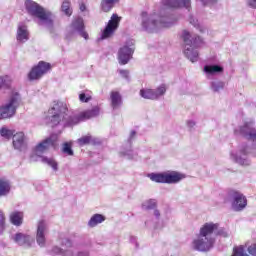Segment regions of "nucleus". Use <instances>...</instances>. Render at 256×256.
<instances>
[{
  "label": "nucleus",
  "instance_id": "f257e3e1",
  "mask_svg": "<svg viewBox=\"0 0 256 256\" xmlns=\"http://www.w3.org/2000/svg\"><path fill=\"white\" fill-rule=\"evenodd\" d=\"M219 229L218 223L208 222L201 228L198 238L193 241V246L196 251H210L215 245V239L211 237L215 231Z\"/></svg>",
  "mask_w": 256,
  "mask_h": 256
},
{
  "label": "nucleus",
  "instance_id": "f03ea898",
  "mask_svg": "<svg viewBox=\"0 0 256 256\" xmlns=\"http://www.w3.org/2000/svg\"><path fill=\"white\" fill-rule=\"evenodd\" d=\"M181 39L185 45L184 55L187 57V59H189L192 63L199 61V52H197L195 49L203 45V39L199 36H192L187 30L182 31Z\"/></svg>",
  "mask_w": 256,
  "mask_h": 256
},
{
  "label": "nucleus",
  "instance_id": "7ed1b4c3",
  "mask_svg": "<svg viewBox=\"0 0 256 256\" xmlns=\"http://www.w3.org/2000/svg\"><path fill=\"white\" fill-rule=\"evenodd\" d=\"M149 179L154 181V183H167L168 185H173L175 183H179V181H183L185 179V174L172 171V172H164V173H151L148 174Z\"/></svg>",
  "mask_w": 256,
  "mask_h": 256
},
{
  "label": "nucleus",
  "instance_id": "20e7f679",
  "mask_svg": "<svg viewBox=\"0 0 256 256\" xmlns=\"http://www.w3.org/2000/svg\"><path fill=\"white\" fill-rule=\"evenodd\" d=\"M25 7L27 13L32 17H37L40 21H52V14L49 11H46L43 6L39 5L37 2L32 0L25 1Z\"/></svg>",
  "mask_w": 256,
  "mask_h": 256
},
{
  "label": "nucleus",
  "instance_id": "39448f33",
  "mask_svg": "<svg viewBox=\"0 0 256 256\" xmlns=\"http://www.w3.org/2000/svg\"><path fill=\"white\" fill-rule=\"evenodd\" d=\"M67 104L63 102H54L53 106L48 110L50 117V123H52V127H57L59 123L65 121V117L67 116Z\"/></svg>",
  "mask_w": 256,
  "mask_h": 256
},
{
  "label": "nucleus",
  "instance_id": "423d86ee",
  "mask_svg": "<svg viewBox=\"0 0 256 256\" xmlns=\"http://www.w3.org/2000/svg\"><path fill=\"white\" fill-rule=\"evenodd\" d=\"M19 93H12L9 102L6 105L0 107V120L11 119L17 113V107H19Z\"/></svg>",
  "mask_w": 256,
  "mask_h": 256
},
{
  "label": "nucleus",
  "instance_id": "0eeeda50",
  "mask_svg": "<svg viewBox=\"0 0 256 256\" xmlns=\"http://www.w3.org/2000/svg\"><path fill=\"white\" fill-rule=\"evenodd\" d=\"M57 141H59V136L57 134H52L48 138L44 139L34 148V154L31 156V159L41 157V155H43V153H47L51 147L55 149V147H57Z\"/></svg>",
  "mask_w": 256,
  "mask_h": 256
},
{
  "label": "nucleus",
  "instance_id": "6e6552de",
  "mask_svg": "<svg viewBox=\"0 0 256 256\" xmlns=\"http://www.w3.org/2000/svg\"><path fill=\"white\" fill-rule=\"evenodd\" d=\"M51 64L49 62L40 61L37 65L31 68L30 72L28 73V79L29 81H38V79H41L43 75H46V73H49L51 71Z\"/></svg>",
  "mask_w": 256,
  "mask_h": 256
},
{
  "label": "nucleus",
  "instance_id": "1a4fd4ad",
  "mask_svg": "<svg viewBox=\"0 0 256 256\" xmlns=\"http://www.w3.org/2000/svg\"><path fill=\"white\" fill-rule=\"evenodd\" d=\"M119 23H121V17L118 14H112L108 24L102 32L101 39H109V37L119 29Z\"/></svg>",
  "mask_w": 256,
  "mask_h": 256
},
{
  "label": "nucleus",
  "instance_id": "9d476101",
  "mask_svg": "<svg viewBox=\"0 0 256 256\" xmlns=\"http://www.w3.org/2000/svg\"><path fill=\"white\" fill-rule=\"evenodd\" d=\"M231 197L234 198V202L232 204V207L235 211H243L245 207H247V198L241 194V192H237L235 190H232L230 192Z\"/></svg>",
  "mask_w": 256,
  "mask_h": 256
},
{
  "label": "nucleus",
  "instance_id": "9b49d317",
  "mask_svg": "<svg viewBox=\"0 0 256 256\" xmlns=\"http://www.w3.org/2000/svg\"><path fill=\"white\" fill-rule=\"evenodd\" d=\"M133 53H134V49L127 45L120 48L118 52V61L120 65H127L131 60Z\"/></svg>",
  "mask_w": 256,
  "mask_h": 256
},
{
  "label": "nucleus",
  "instance_id": "f8f14e48",
  "mask_svg": "<svg viewBox=\"0 0 256 256\" xmlns=\"http://www.w3.org/2000/svg\"><path fill=\"white\" fill-rule=\"evenodd\" d=\"M47 229V225L45 221H40L38 223L36 241L40 247H45V231Z\"/></svg>",
  "mask_w": 256,
  "mask_h": 256
},
{
  "label": "nucleus",
  "instance_id": "ddd939ff",
  "mask_svg": "<svg viewBox=\"0 0 256 256\" xmlns=\"http://www.w3.org/2000/svg\"><path fill=\"white\" fill-rule=\"evenodd\" d=\"M164 5L170 9H179V7L189 9L191 7V0H166Z\"/></svg>",
  "mask_w": 256,
  "mask_h": 256
},
{
  "label": "nucleus",
  "instance_id": "4468645a",
  "mask_svg": "<svg viewBox=\"0 0 256 256\" xmlns=\"http://www.w3.org/2000/svg\"><path fill=\"white\" fill-rule=\"evenodd\" d=\"M100 111L101 109L99 106H94L91 109L80 112V117L82 121H87L89 119H93V117H98Z\"/></svg>",
  "mask_w": 256,
  "mask_h": 256
},
{
  "label": "nucleus",
  "instance_id": "2eb2a0df",
  "mask_svg": "<svg viewBox=\"0 0 256 256\" xmlns=\"http://www.w3.org/2000/svg\"><path fill=\"white\" fill-rule=\"evenodd\" d=\"M240 133L243 135V137H246L248 141H256V130L249 127V125L246 124L241 127Z\"/></svg>",
  "mask_w": 256,
  "mask_h": 256
},
{
  "label": "nucleus",
  "instance_id": "dca6fc26",
  "mask_svg": "<svg viewBox=\"0 0 256 256\" xmlns=\"http://www.w3.org/2000/svg\"><path fill=\"white\" fill-rule=\"evenodd\" d=\"M23 145H25V133L17 132L13 136V147L15 149L21 150L23 149Z\"/></svg>",
  "mask_w": 256,
  "mask_h": 256
},
{
  "label": "nucleus",
  "instance_id": "f3484780",
  "mask_svg": "<svg viewBox=\"0 0 256 256\" xmlns=\"http://www.w3.org/2000/svg\"><path fill=\"white\" fill-rule=\"evenodd\" d=\"M16 39L17 41H21L22 43H25V41H29V31L27 30V26H18Z\"/></svg>",
  "mask_w": 256,
  "mask_h": 256
},
{
  "label": "nucleus",
  "instance_id": "a211bd4d",
  "mask_svg": "<svg viewBox=\"0 0 256 256\" xmlns=\"http://www.w3.org/2000/svg\"><path fill=\"white\" fill-rule=\"evenodd\" d=\"M11 193V183L5 178H0V197H6Z\"/></svg>",
  "mask_w": 256,
  "mask_h": 256
},
{
  "label": "nucleus",
  "instance_id": "6ab92c4d",
  "mask_svg": "<svg viewBox=\"0 0 256 256\" xmlns=\"http://www.w3.org/2000/svg\"><path fill=\"white\" fill-rule=\"evenodd\" d=\"M10 222L16 227H21V225H23V212H12L10 214Z\"/></svg>",
  "mask_w": 256,
  "mask_h": 256
},
{
  "label": "nucleus",
  "instance_id": "aec40b11",
  "mask_svg": "<svg viewBox=\"0 0 256 256\" xmlns=\"http://www.w3.org/2000/svg\"><path fill=\"white\" fill-rule=\"evenodd\" d=\"M14 241L15 243H18V245H29L31 236L25 235L23 233H17L14 237Z\"/></svg>",
  "mask_w": 256,
  "mask_h": 256
},
{
  "label": "nucleus",
  "instance_id": "412c9836",
  "mask_svg": "<svg viewBox=\"0 0 256 256\" xmlns=\"http://www.w3.org/2000/svg\"><path fill=\"white\" fill-rule=\"evenodd\" d=\"M116 3H119V0H102L101 9L104 13H109Z\"/></svg>",
  "mask_w": 256,
  "mask_h": 256
},
{
  "label": "nucleus",
  "instance_id": "4be33fe9",
  "mask_svg": "<svg viewBox=\"0 0 256 256\" xmlns=\"http://www.w3.org/2000/svg\"><path fill=\"white\" fill-rule=\"evenodd\" d=\"M110 99H111V106L113 107V109H117V107H119V105H121L122 103L121 94H119V92L117 91H112L110 93Z\"/></svg>",
  "mask_w": 256,
  "mask_h": 256
},
{
  "label": "nucleus",
  "instance_id": "5701e85b",
  "mask_svg": "<svg viewBox=\"0 0 256 256\" xmlns=\"http://www.w3.org/2000/svg\"><path fill=\"white\" fill-rule=\"evenodd\" d=\"M105 216L103 214H94L89 222L88 225L89 227H97V225H99V223H103V221H105Z\"/></svg>",
  "mask_w": 256,
  "mask_h": 256
},
{
  "label": "nucleus",
  "instance_id": "b1692460",
  "mask_svg": "<svg viewBox=\"0 0 256 256\" xmlns=\"http://www.w3.org/2000/svg\"><path fill=\"white\" fill-rule=\"evenodd\" d=\"M72 31H83L85 29V22L83 18H76L70 25Z\"/></svg>",
  "mask_w": 256,
  "mask_h": 256
},
{
  "label": "nucleus",
  "instance_id": "393cba45",
  "mask_svg": "<svg viewBox=\"0 0 256 256\" xmlns=\"http://www.w3.org/2000/svg\"><path fill=\"white\" fill-rule=\"evenodd\" d=\"M204 71L208 75H214V73H223V67L219 65H206L204 66Z\"/></svg>",
  "mask_w": 256,
  "mask_h": 256
},
{
  "label": "nucleus",
  "instance_id": "a878e982",
  "mask_svg": "<svg viewBox=\"0 0 256 256\" xmlns=\"http://www.w3.org/2000/svg\"><path fill=\"white\" fill-rule=\"evenodd\" d=\"M140 95L143 97V99H157V92L153 89H142L140 90Z\"/></svg>",
  "mask_w": 256,
  "mask_h": 256
},
{
  "label": "nucleus",
  "instance_id": "bb28decb",
  "mask_svg": "<svg viewBox=\"0 0 256 256\" xmlns=\"http://www.w3.org/2000/svg\"><path fill=\"white\" fill-rule=\"evenodd\" d=\"M81 121H83V119L81 118V113H79L78 115L69 116L66 120V125H68V127H73V125H78Z\"/></svg>",
  "mask_w": 256,
  "mask_h": 256
},
{
  "label": "nucleus",
  "instance_id": "cd10ccee",
  "mask_svg": "<svg viewBox=\"0 0 256 256\" xmlns=\"http://www.w3.org/2000/svg\"><path fill=\"white\" fill-rule=\"evenodd\" d=\"M61 10L67 17H71L73 15V10L71 9V1L70 0H64L62 2Z\"/></svg>",
  "mask_w": 256,
  "mask_h": 256
},
{
  "label": "nucleus",
  "instance_id": "c85d7f7f",
  "mask_svg": "<svg viewBox=\"0 0 256 256\" xmlns=\"http://www.w3.org/2000/svg\"><path fill=\"white\" fill-rule=\"evenodd\" d=\"M71 147H73V143L65 142L62 147V152L65 153V155L73 156L74 153Z\"/></svg>",
  "mask_w": 256,
  "mask_h": 256
},
{
  "label": "nucleus",
  "instance_id": "c756f323",
  "mask_svg": "<svg viewBox=\"0 0 256 256\" xmlns=\"http://www.w3.org/2000/svg\"><path fill=\"white\" fill-rule=\"evenodd\" d=\"M142 207L146 209V211H151V209H156L157 208V201L155 199H150L146 201Z\"/></svg>",
  "mask_w": 256,
  "mask_h": 256
},
{
  "label": "nucleus",
  "instance_id": "7c9ffc66",
  "mask_svg": "<svg viewBox=\"0 0 256 256\" xmlns=\"http://www.w3.org/2000/svg\"><path fill=\"white\" fill-rule=\"evenodd\" d=\"M0 135L2 137H5L6 139H11V137H13L15 135V130H9V129L3 127L0 130Z\"/></svg>",
  "mask_w": 256,
  "mask_h": 256
},
{
  "label": "nucleus",
  "instance_id": "2f4dec72",
  "mask_svg": "<svg viewBox=\"0 0 256 256\" xmlns=\"http://www.w3.org/2000/svg\"><path fill=\"white\" fill-rule=\"evenodd\" d=\"M93 141V137L91 135H86L78 139V144L80 147H83L84 145H89Z\"/></svg>",
  "mask_w": 256,
  "mask_h": 256
},
{
  "label": "nucleus",
  "instance_id": "473e14b6",
  "mask_svg": "<svg viewBox=\"0 0 256 256\" xmlns=\"http://www.w3.org/2000/svg\"><path fill=\"white\" fill-rule=\"evenodd\" d=\"M43 163H47V165H49L50 167H52V169H54V171H57V162L51 158H47V157H43L42 158Z\"/></svg>",
  "mask_w": 256,
  "mask_h": 256
},
{
  "label": "nucleus",
  "instance_id": "72a5a7b5",
  "mask_svg": "<svg viewBox=\"0 0 256 256\" xmlns=\"http://www.w3.org/2000/svg\"><path fill=\"white\" fill-rule=\"evenodd\" d=\"M160 27H164V28L171 27V18L170 17L162 18L160 21Z\"/></svg>",
  "mask_w": 256,
  "mask_h": 256
},
{
  "label": "nucleus",
  "instance_id": "f704fd0d",
  "mask_svg": "<svg viewBox=\"0 0 256 256\" xmlns=\"http://www.w3.org/2000/svg\"><path fill=\"white\" fill-rule=\"evenodd\" d=\"M5 231V213L0 210V233Z\"/></svg>",
  "mask_w": 256,
  "mask_h": 256
},
{
  "label": "nucleus",
  "instance_id": "c9c22d12",
  "mask_svg": "<svg viewBox=\"0 0 256 256\" xmlns=\"http://www.w3.org/2000/svg\"><path fill=\"white\" fill-rule=\"evenodd\" d=\"M166 91H167V87H165V85L164 84H162L161 86H159L157 89H156V91H155V93H157V99H159V97H161V95H165V93H166Z\"/></svg>",
  "mask_w": 256,
  "mask_h": 256
},
{
  "label": "nucleus",
  "instance_id": "e433bc0d",
  "mask_svg": "<svg viewBox=\"0 0 256 256\" xmlns=\"http://www.w3.org/2000/svg\"><path fill=\"white\" fill-rule=\"evenodd\" d=\"M216 235H219V237H224V238L229 237V233L227 232V230H225V228L217 229Z\"/></svg>",
  "mask_w": 256,
  "mask_h": 256
},
{
  "label": "nucleus",
  "instance_id": "4c0bfd02",
  "mask_svg": "<svg viewBox=\"0 0 256 256\" xmlns=\"http://www.w3.org/2000/svg\"><path fill=\"white\" fill-rule=\"evenodd\" d=\"M90 99H91V96H87L85 95V93H81L79 95V100L81 101V103H89Z\"/></svg>",
  "mask_w": 256,
  "mask_h": 256
},
{
  "label": "nucleus",
  "instance_id": "58836bf2",
  "mask_svg": "<svg viewBox=\"0 0 256 256\" xmlns=\"http://www.w3.org/2000/svg\"><path fill=\"white\" fill-rule=\"evenodd\" d=\"M3 87L9 88V83H7V79L0 77V89Z\"/></svg>",
  "mask_w": 256,
  "mask_h": 256
},
{
  "label": "nucleus",
  "instance_id": "ea45409f",
  "mask_svg": "<svg viewBox=\"0 0 256 256\" xmlns=\"http://www.w3.org/2000/svg\"><path fill=\"white\" fill-rule=\"evenodd\" d=\"M119 74L124 79H129V70H119Z\"/></svg>",
  "mask_w": 256,
  "mask_h": 256
},
{
  "label": "nucleus",
  "instance_id": "a19ab883",
  "mask_svg": "<svg viewBox=\"0 0 256 256\" xmlns=\"http://www.w3.org/2000/svg\"><path fill=\"white\" fill-rule=\"evenodd\" d=\"M78 33H80L81 37H83V39H89V34L87 33V31L84 30H80Z\"/></svg>",
  "mask_w": 256,
  "mask_h": 256
},
{
  "label": "nucleus",
  "instance_id": "79ce46f5",
  "mask_svg": "<svg viewBox=\"0 0 256 256\" xmlns=\"http://www.w3.org/2000/svg\"><path fill=\"white\" fill-rule=\"evenodd\" d=\"M52 253H54L55 255L63 254V250H61V248L59 247H54L52 249Z\"/></svg>",
  "mask_w": 256,
  "mask_h": 256
},
{
  "label": "nucleus",
  "instance_id": "37998d69",
  "mask_svg": "<svg viewBox=\"0 0 256 256\" xmlns=\"http://www.w3.org/2000/svg\"><path fill=\"white\" fill-rule=\"evenodd\" d=\"M249 7H252V9H256V0H248Z\"/></svg>",
  "mask_w": 256,
  "mask_h": 256
},
{
  "label": "nucleus",
  "instance_id": "c03bdc74",
  "mask_svg": "<svg viewBox=\"0 0 256 256\" xmlns=\"http://www.w3.org/2000/svg\"><path fill=\"white\" fill-rule=\"evenodd\" d=\"M202 5H209V3H215L217 0H200Z\"/></svg>",
  "mask_w": 256,
  "mask_h": 256
},
{
  "label": "nucleus",
  "instance_id": "a18cd8bd",
  "mask_svg": "<svg viewBox=\"0 0 256 256\" xmlns=\"http://www.w3.org/2000/svg\"><path fill=\"white\" fill-rule=\"evenodd\" d=\"M87 9V6H85V3L80 4V11H85Z\"/></svg>",
  "mask_w": 256,
  "mask_h": 256
},
{
  "label": "nucleus",
  "instance_id": "49530a36",
  "mask_svg": "<svg viewBox=\"0 0 256 256\" xmlns=\"http://www.w3.org/2000/svg\"><path fill=\"white\" fill-rule=\"evenodd\" d=\"M190 23L196 27L197 23L195 22L193 17H190Z\"/></svg>",
  "mask_w": 256,
  "mask_h": 256
},
{
  "label": "nucleus",
  "instance_id": "de8ad7c7",
  "mask_svg": "<svg viewBox=\"0 0 256 256\" xmlns=\"http://www.w3.org/2000/svg\"><path fill=\"white\" fill-rule=\"evenodd\" d=\"M242 155H247V146L241 150Z\"/></svg>",
  "mask_w": 256,
  "mask_h": 256
},
{
  "label": "nucleus",
  "instance_id": "09e8293b",
  "mask_svg": "<svg viewBox=\"0 0 256 256\" xmlns=\"http://www.w3.org/2000/svg\"><path fill=\"white\" fill-rule=\"evenodd\" d=\"M154 215H155L156 217H160L161 213L159 212V210H155V211H154Z\"/></svg>",
  "mask_w": 256,
  "mask_h": 256
},
{
  "label": "nucleus",
  "instance_id": "8fccbe9b",
  "mask_svg": "<svg viewBox=\"0 0 256 256\" xmlns=\"http://www.w3.org/2000/svg\"><path fill=\"white\" fill-rule=\"evenodd\" d=\"M89 254L87 252L83 253V252H79L78 256H88Z\"/></svg>",
  "mask_w": 256,
  "mask_h": 256
},
{
  "label": "nucleus",
  "instance_id": "3c124183",
  "mask_svg": "<svg viewBox=\"0 0 256 256\" xmlns=\"http://www.w3.org/2000/svg\"><path fill=\"white\" fill-rule=\"evenodd\" d=\"M65 244L67 245V247H71V242L69 240H66Z\"/></svg>",
  "mask_w": 256,
  "mask_h": 256
},
{
  "label": "nucleus",
  "instance_id": "603ef678",
  "mask_svg": "<svg viewBox=\"0 0 256 256\" xmlns=\"http://www.w3.org/2000/svg\"><path fill=\"white\" fill-rule=\"evenodd\" d=\"M142 17H147V13H146V12H143V13H142Z\"/></svg>",
  "mask_w": 256,
  "mask_h": 256
},
{
  "label": "nucleus",
  "instance_id": "864d4df0",
  "mask_svg": "<svg viewBox=\"0 0 256 256\" xmlns=\"http://www.w3.org/2000/svg\"><path fill=\"white\" fill-rule=\"evenodd\" d=\"M134 135H136V132H135V131H132V132H131V137H133Z\"/></svg>",
  "mask_w": 256,
  "mask_h": 256
},
{
  "label": "nucleus",
  "instance_id": "5fc2aeb1",
  "mask_svg": "<svg viewBox=\"0 0 256 256\" xmlns=\"http://www.w3.org/2000/svg\"><path fill=\"white\" fill-rule=\"evenodd\" d=\"M133 45H134L133 42H131L130 47H133Z\"/></svg>",
  "mask_w": 256,
  "mask_h": 256
},
{
  "label": "nucleus",
  "instance_id": "6e6d98bb",
  "mask_svg": "<svg viewBox=\"0 0 256 256\" xmlns=\"http://www.w3.org/2000/svg\"><path fill=\"white\" fill-rule=\"evenodd\" d=\"M152 23H153V25H156V22H155V21H153Z\"/></svg>",
  "mask_w": 256,
  "mask_h": 256
},
{
  "label": "nucleus",
  "instance_id": "4d7b16f0",
  "mask_svg": "<svg viewBox=\"0 0 256 256\" xmlns=\"http://www.w3.org/2000/svg\"><path fill=\"white\" fill-rule=\"evenodd\" d=\"M143 27H146V26H145V22H143Z\"/></svg>",
  "mask_w": 256,
  "mask_h": 256
}]
</instances>
